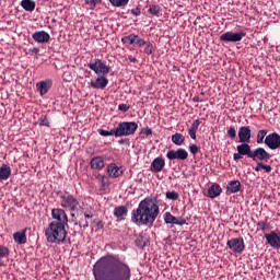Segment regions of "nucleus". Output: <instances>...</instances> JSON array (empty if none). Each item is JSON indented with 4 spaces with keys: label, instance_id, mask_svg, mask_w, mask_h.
I'll return each instance as SVG.
<instances>
[{
    "label": "nucleus",
    "instance_id": "obj_1",
    "mask_svg": "<svg viewBox=\"0 0 280 280\" xmlns=\"http://www.w3.org/2000/svg\"><path fill=\"white\" fill-rule=\"evenodd\" d=\"M93 276L95 280H130L132 271L117 255H106L93 266Z\"/></svg>",
    "mask_w": 280,
    "mask_h": 280
},
{
    "label": "nucleus",
    "instance_id": "obj_2",
    "mask_svg": "<svg viewBox=\"0 0 280 280\" xmlns=\"http://www.w3.org/2000/svg\"><path fill=\"white\" fill-rule=\"evenodd\" d=\"M161 213L159 205L154 202V199L147 197L141 200L137 207L131 211V222L136 226H154L156 218Z\"/></svg>",
    "mask_w": 280,
    "mask_h": 280
},
{
    "label": "nucleus",
    "instance_id": "obj_3",
    "mask_svg": "<svg viewBox=\"0 0 280 280\" xmlns=\"http://www.w3.org/2000/svg\"><path fill=\"white\" fill-rule=\"evenodd\" d=\"M88 67L98 75L95 80H91L90 86H92V89L104 91V89L108 86V78H106V75L110 73V67L104 63L102 59L97 58L88 63Z\"/></svg>",
    "mask_w": 280,
    "mask_h": 280
},
{
    "label": "nucleus",
    "instance_id": "obj_4",
    "mask_svg": "<svg viewBox=\"0 0 280 280\" xmlns=\"http://www.w3.org/2000/svg\"><path fill=\"white\" fill-rule=\"evenodd\" d=\"M67 226L49 223L46 230V240L49 244H63L65 240H67Z\"/></svg>",
    "mask_w": 280,
    "mask_h": 280
},
{
    "label": "nucleus",
    "instance_id": "obj_5",
    "mask_svg": "<svg viewBox=\"0 0 280 280\" xmlns=\"http://www.w3.org/2000/svg\"><path fill=\"white\" fill-rule=\"evenodd\" d=\"M139 125L135 121H122L116 127V137H130L137 132Z\"/></svg>",
    "mask_w": 280,
    "mask_h": 280
},
{
    "label": "nucleus",
    "instance_id": "obj_6",
    "mask_svg": "<svg viewBox=\"0 0 280 280\" xmlns=\"http://www.w3.org/2000/svg\"><path fill=\"white\" fill-rule=\"evenodd\" d=\"M52 221L50 224H55L58 226H69V217L67 212L62 208H54L51 210Z\"/></svg>",
    "mask_w": 280,
    "mask_h": 280
},
{
    "label": "nucleus",
    "instance_id": "obj_7",
    "mask_svg": "<svg viewBox=\"0 0 280 280\" xmlns=\"http://www.w3.org/2000/svg\"><path fill=\"white\" fill-rule=\"evenodd\" d=\"M60 202L63 209H68V211H80L82 206H80V201L73 197V195H60Z\"/></svg>",
    "mask_w": 280,
    "mask_h": 280
},
{
    "label": "nucleus",
    "instance_id": "obj_8",
    "mask_svg": "<svg viewBox=\"0 0 280 280\" xmlns=\"http://www.w3.org/2000/svg\"><path fill=\"white\" fill-rule=\"evenodd\" d=\"M228 248L232 250V253H236L238 255H242L244 250H246V244L244 243L243 237H237V238H231L226 242Z\"/></svg>",
    "mask_w": 280,
    "mask_h": 280
},
{
    "label": "nucleus",
    "instance_id": "obj_9",
    "mask_svg": "<svg viewBox=\"0 0 280 280\" xmlns=\"http://www.w3.org/2000/svg\"><path fill=\"white\" fill-rule=\"evenodd\" d=\"M250 159L255 161V163H268V161L272 159V155L268 151H266V149L259 147L252 152Z\"/></svg>",
    "mask_w": 280,
    "mask_h": 280
},
{
    "label": "nucleus",
    "instance_id": "obj_10",
    "mask_svg": "<svg viewBox=\"0 0 280 280\" xmlns=\"http://www.w3.org/2000/svg\"><path fill=\"white\" fill-rule=\"evenodd\" d=\"M168 161H187L189 158V152L187 150L179 148L177 150H170L166 153Z\"/></svg>",
    "mask_w": 280,
    "mask_h": 280
},
{
    "label": "nucleus",
    "instance_id": "obj_11",
    "mask_svg": "<svg viewBox=\"0 0 280 280\" xmlns=\"http://www.w3.org/2000/svg\"><path fill=\"white\" fill-rule=\"evenodd\" d=\"M244 36H246V32L243 31L238 33L225 32L220 36V40L222 43H240Z\"/></svg>",
    "mask_w": 280,
    "mask_h": 280
},
{
    "label": "nucleus",
    "instance_id": "obj_12",
    "mask_svg": "<svg viewBox=\"0 0 280 280\" xmlns=\"http://www.w3.org/2000/svg\"><path fill=\"white\" fill-rule=\"evenodd\" d=\"M265 145L269 148V150H279L280 148V135L277 132H272L266 136Z\"/></svg>",
    "mask_w": 280,
    "mask_h": 280
},
{
    "label": "nucleus",
    "instance_id": "obj_13",
    "mask_svg": "<svg viewBox=\"0 0 280 280\" xmlns=\"http://www.w3.org/2000/svg\"><path fill=\"white\" fill-rule=\"evenodd\" d=\"M250 126H242L238 128V141L240 143H250L252 139Z\"/></svg>",
    "mask_w": 280,
    "mask_h": 280
},
{
    "label": "nucleus",
    "instance_id": "obj_14",
    "mask_svg": "<svg viewBox=\"0 0 280 280\" xmlns=\"http://www.w3.org/2000/svg\"><path fill=\"white\" fill-rule=\"evenodd\" d=\"M164 222L166 224H176L177 226H184V224H187V220H185V218H176L172 212L164 213Z\"/></svg>",
    "mask_w": 280,
    "mask_h": 280
},
{
    "label": "nucleus",
    "instance_id": "obj_15",
    "mask_svg": "<svg viewBox=\"0 0 280 280\" xmlns=\"http://www.w3.org/2000/svg\"><path fill=\"white\" fill-rule=\"evenodd\" d=\"M265 237L267 240V244L271 246V248H280V232L277 233L275 231L270 232L269 234H265Z\"/></svg>",
    "mask_w": 280,
    "mask_h": 280
},
{
    "label": "nucleus",
    "instance_id": "obj_16",
    "mask_svg": "<svg viewBox=\"0 0 280 280\" xmlns=\"http://www.w3.org/2000/svg\"><path fill=\"white\" fill-rule=\"evenodd\" d=\"M51 86H54V82L49 79L36 83L37 91H39L42 97L43 95H47V93H49Z\"/></svg>",
    "mask_w": 280,
    "mask_h": 280
},
{
    "label": "nucleus",
    "instance_id": "obj_17",
    "mask_svg": "<svg viewBox=\"0 0 280 280\" xmlns=\"http://www.w3.org/2000/svg\"><path fill=\"white\" fill-rule=\"evenodd\" d=\"M104 165H106V163L104 162V156L96 155L90 161L91 170H104Z\"/></svg>",
    "mask_w": 280,
    "mask_h": 280
},
{
    "label": "nucleus",
    "instance_id": "obj_18",
    "mask_svg": "<svg viewBox=\"0 0 280 280\" xmlns=\"http://www.w3.org/2000/svg\"><path fill=\"white\" fill-rule=\"evenodd\" d=\"M250 142H241L236 147L237 152H240L243 156H248V159H252L253 156V150H250Z\"/></svg>",
    "mask_w": 280,
    "mask_h": 280
},
{
    "label": "nucleus",
    "instance_id": "obj_19",
    "mask_svg": "<svg viewBox=\"0 0 280 280\" xmlns=\"http://www.w3.org/2000/svg\"><path fill=\"white\" fill-rule=\"evenodd\" d=\"M164 168H165V159L159 156L152 161L151 172H155L156 174H159V172H161Z\"/></svg>",
    "mask_w": 280,
    "mask_h": 280
},
{
    "label": "nucleus",
    "instance_id": "obj_20",
    "mask_svg": "<svg viewBox=\"0 0 280 280\" xmlns=\"http://www.w3.org/2000/svg\"><path fill=\"white\" fill-rule=\"evenodd\" d=\"M107 174L112 178H119V176H121L124 174V172H121V170L119 168V166H117V164L110 163L107 166Z\"/></svg>",
    "mask_w": 280,
    "mask_h": 280
},
{
    "label": "nucleus",
    "instance_id": "obj_21",
    "mask_svg": "<svg viewBox=\"0 0 280 280\" xmlns=\"http://www.w3.org/2000/svg\"><path fill=\"white\" fill-rule=\"evenodd\" d=\"M240 189H242V183H240V180H231L228 183L226 194L228 196L231 194H237Z\"/></svg>",
    "mask_w": 280,
    "mask_h": 280
},
{
    "label": "nucleus",
    "instance_id": "obj_22",
    "mask_svg": "<svg viewBox=\"0 0 280 280\" xmlns=\"http://www.w3.org/2000/svg\"><path fill=\"white\" fill-rule=\"evenodd\" d=\"M202 121H205V118L194 120L190 128L188 129V135L190 139L196 140V133L198 132V128L200 127V124H202Z\"/></svg>",
    "mask_w": 280,
    "mask_h": 280
},
{
    "label": "nucleus",
    "instance_id": "obj_23",
    "mask_svg": "<svg viewBox=\"0 0 280 280\" xmlns=\"http://www.w3.org/2000/svg\"><path fill=\"white\" fill-rule=\"evenodd\" d=\"M96 180H98V183H101V188L100 190L105 194L107 187H110V180L108 179V177L106 175H102V174H97L96 175Z\"/></svg>",
    "mask_w": 280,
    "mask_h": 280
},
{
    "label": "nucleus",
    "instance_id": "obj_24",
    "mask_svg": "<svg viewBox=\"0 0 280 280\" xmlns=\"http://www.w3.org/2000/svg\"><path fill=\"white\" fill-rule=\"evenodd\" d=\"M222 194V186L219 184H213L212 186L209 187L208 189V196L209 198H218Z\"/></svg>",
    "mask_w": 280,
    "mask_h": 280
},
{
    "label": "nucleus",
    "instance_id": "obj_25",
    "mask_svg": "<svg viewBox=\"0 0 280 280\" xmlns=\"http://www.w3.org/2000/svg\"><path fill=\"white\" fill-rule=\"evenodd\" d=\"M114 215L118 220H124L128 215V208L126 206H119L114 209Z\"/></svg>",
    "mask_w": 280,
    "mask_h": 280
},
{
    "label": "nucleus",
    "instance_id": "obj_26",
    "mask_svg": "<svg viewBox=\"0 0 280 280\" xmlns=\"http://www.w3.org/2000/svg\"><path fill=\"white\" fill-rule=\"evenodd\" d=\"M11 174H12V170L10 168V166L3 164L0 167V180H8Z\"/></svg>",
    "mask_w": 280,
    "mask_h": 280
},
{
    "label": "nucleus",
    "instance_id": "obj_27",
    "mask_svg": "<svg viewBox=\"0 0 280 280\" xmlns=\"http://www.w3.org/2000/svg\"><path fill=\"white\" fill-rule=\"evenodd\" d=\"M13 240L16 244H25L27 242V236L25 235V230L22 232H15L13 234Z\"/></svg>",
    "mask_w": 280,
    "mask_h": 280
},
{
    "label": "nucleus",
    "instance_id": "obj_28",
    "mask_svg": "<svg viewBox=\"0 0 280 280\" xmlns=\"http://www.w3.org/2000/svg\"><path fill=\"white\" fill-rule=\"evenodd\" d=\"M49 33L45 32V31H39L36 33V43H49Z\"/></svg>",
    "mask_w": 280,
    "mask_h": 280
},
{
    "label": "nucleus",
    "instance_id": "obj_29",
    "mask_svg": "<svg viewBox=\"0 0 280 280\" xmlns=\"http://www.w3.org/2000/svg\"><path fill=\"white\" fill-rule=\"evenodd\" d=\"M21 5L26 12H34V9L36 8V2L32 0H22Z\"/></svg>",
    "mask_w": 280,
    "mask_h": 280
},
{
    "label": "nucleus",
    "instance_id": "obj_30",
    "mask_svg": "<svg viewBox=\"0 0 280 280\" xmlns=\"http://www.w3.org/2000/svg\"><path fill=\"white\" fill-rule=\"evenodd\" d=\"M261 170H265L267 174H270L272 172V166L269 164H264L262 162H257L255 172H261Z\"/></svg>",
    "mask_w": 280,
    "mask_h": 280
},
{
    "label": "nucleus",
    "instance_id": "obj_31",
    "mask_svg": "<svg viewBox=\"0 0 280 280\" xmlns=\"http://www.w3.org/2000/svg\"><path fill=\"white\" fill-rule=\"evenodd\" d=\"M172 142L175 145H183V143H185V136H183V133H174L172 136Z\"/></svg>",
    "mask_w": 280,
    "mask_h": 280
},
{
    "label": "nucleus",
    "instance_id": "obj_32",
    "mask_svg": "<svg viewBox=\"0 0 280 280\" xmlns=\"http://www.w3.org/2000/svg\"><path fill=\"white\" fill-rule=\"evenodd\" d=\"M268 135V130L267 129H260L258 132H257V136H256V142L258 144H261V143H265L266 140V137Z\"/></svg>",
    "mask_w": 280,
    "mask_h": 280
},
{
    "label": "nucleus",
    "instance_id": "obj_33",
    "mask_svg": "<svg viewBox=\"0 0 280 280\" xmlns=\"http://www.w3.org/2000/svg\"><path fill=\"white\" fill-rule=\"evenodd\" d=\"M136 40H137V34H129L128 36L121 37V43H124V45L126 44L135 45Z\"/></svg>",
    "mask_w": 280,
    "mask_h": 280
},
{
    "label": "nucleus",
    "instance_id": "obj_34",
    "mask_svg": "<svg viewBox=\"0 0 280 280\" xmlns=\"http://www.w3.org/2000/svg\"><path fill=\"white\" fill-rule=\"evenodd\" d=\"M257 229L258 231H262V232L270 231V223H268V219L258 221Z\"/></svg>",
    "mask_w": 280,
    "mask_h": 280
},
{
    "label": "nucleus",
    "instance_id": "obj_35",
    "mask_svg": "<svg viewBox=\"0 0 280 280\" xmlns=\"http://www.w3.org/2000/svg\"><path fill=\"white\" fill-rule=\"evenodd\" d=\"M98 135L101 137H117V129H112V130H104V129H98L97 130Z\"/></svg>",
    "mask_w": 280,
    "mask_h": 280
},
{
    "label": "nucleus",
    "instance_id": "obj_36",
    "mask_svg": "<svg viewBox=\"0 0 280 280\" xmlns=\"http://www.w3.org/2000/svg\"><path fill=\"white\" fill-rule=\"evenodd\" d=\"M130 0H109L114 8H126Z\"/></svg>",
    "mask_w": 280,
    "mask_h": 280
},
{
    "label": "nucleus",
    "instance_id": "obj_37",
    "mask_svg": "<svg viewBox=\"0 0 280 280\" xmlns=\"http://www.w3.org/2000/svg\"><path fill=\"white\" fill-rule=\"evenodd\" d=\"M75 226H80L81 229H89L90 221L84 217L80 218L79 221H74Z\"/></svg>",
    "mask_w": 280,
    "mask_h": 280
},
{
    "label": "nucleus",
    "instance_id": "obj_38",
    "mask_svg": "<svg viewBox=\"0 0 280 280\" xmlns=\"http://www.w3.org/2000/svg\"><path fill=\"white\" fill-rule=\"evenodd\" d=\"M149 14H152L153 16H159L161 14V7L158 4H151L149 7Z\"/></svg>",
    "mask_w": 280,
    "mask_h": 280
},
{
    "label": "nucleus",
    "instance_id": "obj_39",
    "mask_svg": "<svg viewBox=\"0 0 280 280\" xmlns=\"http://www.w3.org/2000/svg\"><path fill=\"white\" fill-rule=\"evenodd\" d=\"M85 5L90 7V10H95L97 8V4L102 3V0H84Z\"/></svg>",
    "mask_w": 280,
    "mask_h": 280
},
{
    "label": "nucleus",
    "instance_id": "obj_40",
    "mask_svg": "<svg viewBox=\"0 0 280 280\" xmlns=\"http://www.w3.org/2000/svg\"><path fill=\"white\" fill-rule=\"evenodd\" d=\"M167 200H178L180 198V195L178 192L172 190V191H166L165 194Z\"/></svg>",
    "mask_w": 280,
    "mask_h": 280
},
{
    "label": "nucleus",
    "instance_id": "obj_41",
    "mask_svg": "<svg viewBox=\"0 0 280 280\" xmlns=\"http://www.w3.org/2000/svg\"><path fill=\"white\" fill-rule=\"evenodd\" d=\"M228 137L232 140H234L237 137V130L235 129V127L231 126L228 129Z\"/></svg>",
    "mask_w": 280,
    "mask_h": 280
},
{
    "label": "nucleus",
    "instance_id": "obj_42",
    "mask_svg": "<svg viewBox=\"0 0 280 280\" xmlns=\"http://www.w3.org/2000/svg\"><path fill=\"white\" fill-rule=\"evenodd\" d=\"M153 49L154 47L152 46V44L148 42L144 47V54H147V56H152Z\"/></svg>",
    "mask_w": 280,
    "mask_h": 280
},
{
    "label": "nucleus",
    "instance_id": "obj_43",
    "mask_svg": "<svg viewBox=\"0 0 280 280\" xmlns=\"http://www.w3.org/2000/svg\"><path fill=\"white\" fill-rule=\"evenodd\" d=\"M10 255V249L8 247L0 245V257H8Z\"/></svg>",
    "mask_w": 280,
    "mask_h": 280
},
{
    "label": "nucleus",
    "instance_id": "obj_44",
    "mask_svg": "<svg viewBox=\"0 0 280 280\" xmlns=\"http://www.w3.org/2000/svg\"><path fill=\"white\" fill-rule=\"evenodd\" d=\"M133 44L138 47H143L144 45L148 44V42H145V39H143V38L139 37V35H137L136 42Z\"/></svg>",
    "mask_w": 280,
    "mask_h": 280
},
{
    "label": "nucleus",
    "instance_id": "obj_45",
    "mask_svg": "<svg viewBox=\"0 0 280 280\" xmlns=\"http://www.w3.org/2000/svg\"><path fill=\"white\" fill-rule=\"evenodd\" d=\"M118 110H121V113H128L130 110V105L128 104H119Z\"/></svg>",
    "mask_w": 280,
    "mask_h": 280
},
{
    "label": "nucleus",
    "instance_id": "obj_46",
    "mask_svg": "<svg viewBox=\"0 0 280 280\" xmlns=\"http://www.w3.org/2000/svg\"><path fill=\"white\" fill-rule=\"evenodd\" d=\"M199 150H200V148H198L197 144H190V145H189V152H190V154L196 155V154H198Z\"/></svg>",
    "mask_w": 280,
    "mask_h": 280
},
{
    "label": "nucleus",
    "instance_id": "obj_47",
    "mask_svg": "<svg viewBox=\"0 0 280 280\" xmlns=\"http://www.w3.org/2000/svg\"><path fill=\"white\" fill-rule=\"evenodd\" d=\"M39 126L49 127V119H47V116H42V117L39 118Z\"/></svg>",
    "mask_w": 280,
    "mask_h": 280
},
{
    "label": "nucleus",
    "instance_id": "obj_48",
    "mask_svg": "<svg viewBox=\"0 0 280 280\" xmlns=\"http://www.w3.org/2000/svg\"><path fill=\"white\" fill-rule=\"evenodd\" d=\"M131 14L133 16H141V9H139V8L131 9Z\"/></svg>",
    "mask_w": 280,
    "mask_h": 280
},
{
    "label": "nucleus",
    "instance_id": "obj_49",
    "mask_svg": "<svg viewBox=\"0 0 280 280\" xmlns=\"http://www.w3.org/2000/svg\"><path fill=\"white\" fill-rule=\"evenodd\" d=\"M118 143H119L120 145H130V139H128V138H122V139H120V140L118 141Z\"/></svg>",
    "mask_w": 280,
    "mask_h": 280
},
{
    "label": "nucleus",
    "instance_id": "obj_50",
    "mask_svg": "<svg viewBox=\"0 0 280 280\" xmlns=\"http://www.w3.org/2000/svg\"><path fill=\"white\" fill-rule=\"evenodd\" d=\"M142 132H143V135H145L147 137H150V136L152 135V128L145 127Z\"/></svg>",
    "mask_w": 280,
    "mask_h": 280
},
{
    "label": "nucleus",
    "instance_id": "obj_51",
    "mask_svg": "<svg viewBox=\"0 0 280 280\" xmlns=\"http://www.w3.org/2000/svg\"><path fill=\"white\" fill-rule=\"evenodd\" d=\"M242 153L240 152V151H237V153H234L233 154V159L235 160V161H240V159H242Z\"/></svg>",
    "mask_w": 280,
    "mask_h": 280
},
{
    "label": "nucleus",
    "instance_id": "obj_52",
    "mask_svg": "<svg viewBox=\"0 0 280 280\" xmlns=\"http://www.w3.org/2000/svg\"><path fill=\"white\" fill-rule=\"evenodd\" d=\"M83 218L85 219V220H92V218H93V214H91V213H88V212H84V215H83Z\"/></svg>",
    "mask_w": 280,
    "mask_h": 280
},
{
    "label": "nucleus",
    "instance_id": "obj_53",
    "mask_svg": "<svg viewBox=\"0 0 280 280\" xmlns=\"http://www.w3.org/2000/svg\"><path fill=\"white\" fill-rule=\"evenodd\" d=\"M192 102L200 103V102H202V100H200V97H198V96H194Z\"/></svg>",
    "mask_w": 280,
    "mask_h": 280
},
{
    "label": "nucleus",
    "instance_id": "obj_54",
    "mask_svg": "<svg viewBox=\"0 0 280 280\" xmlns=\"http://www.w3.org/2000/svg\"><path fill=\"white\" fill-rule=\"evenodd\" d=\"M128 60L130 62H137V59L133 56H128Z\"/></svg>",
    "mask_w": 280,
    "mask_h": 280
},
{
    "label": "nucleus",
    "instance_id": "obj_55",
    "mask_svg": "<svg viewBox=\"0 0 280 280\" xmlns=\"http://www.w3.org/2000/svg\"><path fill=\"white\" fill-rule=\"evenodd\" d=\"M32 38H34V40H36V33L32 34Z\"/></svg>",
    "mask_w": 280,
    "mask_h": 280
},
{
    "label": "nucleus",
    "instance_id": "obj_56",
    "mask_svg": "<svg viewBox=\"0 0 280 280\" xmlns=\"http://www.w3.org/2000/svg\"><path fill=\"white\" fill-rule=\"evenodd\" d=\"M71 218H75V213H71Z\"/></svg>",
    "mask_w": 280,
    "mask_h": 280
},
{
    "label": "nucleus",
    "instance_id": "obj_57",
    "mask_svg": "<svg viewBox=\"0 0 280 280\" xmlns=\"http://www.w3.org/2000/svg\"><path fill=\"white\" fill-rule=\"evenodd\" d=\"M52 23H56V19H52Z\"/></svg>",
    "mask_w": 280,
    "mask_h": 280
}]
</instances>
